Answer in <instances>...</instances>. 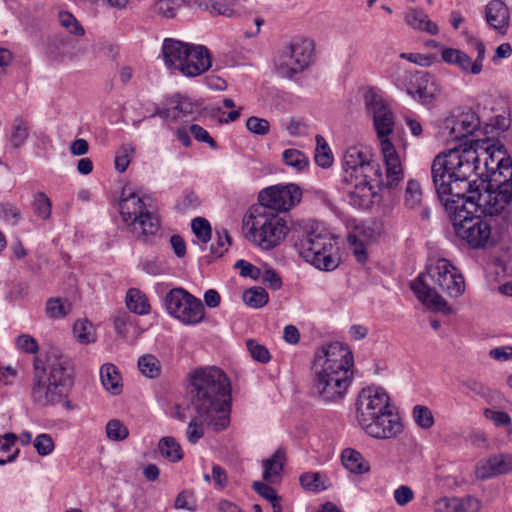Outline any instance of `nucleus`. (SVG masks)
Wrapping results in <instances>:
<instances>
[{
    "mask_svg": "<svg viewBox=\"0 0 512 512\" xmlns=\"http://www.w3.org/2000/svg\"><path fill=\"white\" fill-rule=\"evenodd\" d=\"M341 461L344 467L353 474H364L370 471L368 461L355 449H344L341 453Z\"/></svg>",
    "mask_w": 512,
    "mask_h": 512,
    "instance_id": "28",
    "label": "nucleus"
},
{
    "mask_svg": "<svg viewBox=\"0 0 512 512\" xmlns=\"http://www.w3.org/2000/svg\"><path fill=\"white\" fill-rule=\"evenodd\" d=\"M437 289L453 298L461 296L465 290L463 276L444 258L430 264L426 272L419 274L411 283V290L421 303L432 310L444 312L448 304Z\"/></svg>",
    "mask_w": 512,
    "mask_h": 512,
    "instance_id": "4",
    "label": "nucleus"
},
{
    "mask_svg": "<svg viewBox=\"0 0 512 512\" xmlns=\"http://www.w3.org/2000/svg\"><path fill=\"white\" fill-rule=\"evenodd\" d=\"M391 408L390 397L384 389L372 386L363 388L356 400V420L359 423L371 419L375 414Z\"/></svg>",
    "mask_w": 512,
    "mask_h": 512,
    "instance_id": "19",
    "label": "nucleus"
},
{
    "mask_svg": "<svg viewBox=\"0 0 512 512\" xmlns=\"http://www.w3.org/2000/svg\"><path fill=\"white\" fill-rule=\"evenodd\" d=\"M246 346L253 360L263 364L270 361L271 355L269 350L266 346L260 344L257 340L248 339L246 341Z\"/></svg>",
    "mask_w": 512,
    "mask_h": 512,
    "instance_id": "50",
    "label": "nucleus"
},
{
    "mask_svg": "<svg viewBox=\"0 0 512 512\" xmlns=\"http://www.w3.org/2000/svg\"><path fill=\"white\" fill-rule=\"evenodd\" d=\"M314 49L315 45L311 39L303 37L292 39L280 55V68L285 70L289 77L304 71L312 61Z\"/></svg>",
    "mask_w": 512,
    "mask_h": 512,
    "instance_id": "13",
    "label": "nucleus"
},
{
    "mask_svg": "<svg viewBox=\"0 0 512 512\" xmlns=\"http://www.w3.org/2000/svg\"><path fill=\"white\" fill-rule=\"evenodd\" d=\"M314 160L322 168H329L333 164L331 150L323 136H316V149Z\"/></svg>",
    "mask_w": 512,
    "mask_h": 512,
    "instance_id": "40",
    "label": "nucleus"
},
{
    "mask_svg": "<svg viewBox=\"0 0 512 512\" xmlns=\"http://www.w3.org/2000/svg\"><path fill=\"white\" fill-rule=\"evenodd\" d=\"M358 424L368 436L380 440L394 438L403 431L400 416L393 408L377 413L371 419H365Z\"/></svg>",
    "mask_w": 512,
    "mask_h": 512,
    "instance_id": "18",
    "label": "nucleus"
},
{
    "mask_svg": "<svg viewBox=\"0 0 512 512\" xmlns=\"http://www.w3.org/2000/svg\"><path fill=\"white\" fill-rule=\"evenodd\" d=\"M486 418L493 421L497 427H509L512 429V420L510 415L504 411H498L493 409H486L484 412Z\"/></svg>",
    "mask_w": 512,
    "mask_h": 512,
    "instance_id": "59",
    "label": "nucleus"
},
{
    "mask_svg": "<svg viewBox=\"0 0 512 512\" xmlns=\"http://www.w3.org/2000/svg\"><path fill=\"white\" fill-rule=\"evenodd\" d=\"M15 345L18 350L28 354H35L39 350L37 340L29 334L19 335L15 340Z\"/></svg>",
    "mask_w": 512,
    "mask_h": 512,
    "instance_id": "57",
    "label": "nucleus"
},
{
    "mask_svg": "<svg viewBox=\"0 0 512 512\" xmlns=\"http://www.w3.org/2000/svg\"><path fill=\"white\" fill-rule=\"evenodd\" d=\"M27 126L22 120L16 121L11 137V141L15 147L22 145L27 138Z\"/></svg>",
    "mask_w": 512,
    "mask_h": 512,
    "instance_id": "63",
    "label": "nucleus"
},
{
    "mask_svg": "<svg viewBox=\"0 0 512 512\" xmlns=\"http://www.w3.org/2000/svg\"><path fill=\"white\" fill-rule=\"evenodd\" d=\"M405 23L413 30L436 35L439 32L438 26L431 21L428 15L420 8H410L404 14Z\"/></svg>",
    "mask_w": 512,
    "mask_h": 512,
    "instance_id": "27",
    "label": "nucleus"
},
{
    "mask_svg": "<svg viewBox=\"0 0 512 512\" xmlns=\"http://www.w3.org/2000/svg\"><path fill=\"white\" fill-rule=\"evenodd\" d=\"M60 25L70 34L83 36L85 30L77 18L69 11H60L58 13Z\"/></svg>",
    "mask_w": 512,
    "mask_h": 512,
    "instance_id": "45",
    "label": "nucleus"
},
{
    "mask_svg": "<svg viewBox=\"0 0 512 512\" xmlns=\"http://www.w3.org/2000/svg\"><path fill=\"white\" fill-rule=\"evenodd\" d=\"M191 228L198 242L206 245L212 238V229L209 221L202 217H196L191 222Z\"/></svg>",
    "mask_w": 512,
    "mask_h": 512,
    "instance_id": "44",
    "label": "nucleus"
},
{
    "mask_svg": "<svg viewBox=\"0 0 512 512\" xmlns=\"http://www.w3.org/2000/svg\"><path fill=\"white\" fill-rule=\"evenodd\" d=\"M284 461L285 453L281 449L276 450L270 458L263 460L264 480L272 481L274 478L279 477L284 466Z\"/></svg>",
    "mask_w": 512,
    "mask_h": 512,
    "instance_id": "33",
    "label": "nucleus"
},
{
    "mask_svg": "<svg viewBox=\"0 0 512 512\" xmlns=\"http://www.w3.org/2000/svg\"><path fill=\"white\" fill-rule=\"evenodd\" d=\"M44 362L46 369V380L56 384L59 389L67 394L73 384L70 361L60 354H49Z\"/></svg>",
    "mask_w": 512,
    "mask_h": 512,
    "instance_id": "21",
    "label": "nucleus"
},
{
    "mask_svg": "<svg viewBox=\"0 0 512 512\" xmlns=\"http://www.w3.org/2000/svg\"><path fill=\"white\" fill-rule=\"evenodd\" d=\"M303 259L319 270L333 271L339 266L340 263L339 248L338 246H335L331 252H324V250H321L319 253H317L315 259Z\"/></svg>",
    "mask_w": 512,
    "mask_h": 512,
    "instance_id": "29",
    "label": "nucleus"
},
{
    "mask_svg": "<svg viewBox=\"0 0 512 512\" xmlns=\"http://www.w3.org/2000/svg\"><path fill=\"white\" fill-rule=\"evenodd\" d=\"M322 475L319 472H306L300 476V483L303 488L309 491L318 492L327 487L321 481Z\"/></svg>",
    "mask_w": 512,
    "mask_h": 512,
    "instance_id": "52",
    "label": "nucleus"
},
{
    "mask_svg": "<svg viewBox=\"0 0 512 512\" xmlns=\"http://www.w3.org/2000/svg\"><path fill=\"white\" fill-rule=\"evenodd\" d=\"M71 309V305L61 298H52L46 302V315L51 319H62L66 317Z\"/></svg>",
    "mask_w": 512,
    "mask_h": 512,
    "instance_id": "43",
    "label": "nucleus"
},
{
    "mask_svg": "<svg viewBox=\"0 0 512 512\" xmlns=\"http://www.w3.org/2000/svg\"><path fill=\"white\" fill-rule=\"evenodd\" d=\"M191 407L201 421L223 430L229 423L231 385L226 374L218 367L196 369L190 375Z\"/></svg>",
    "mask_w": 512,
    "mask_h": 512,
    "instance_id": "3",
    "label": "nucleus"
},
{
    "mask_svg": "<svg viewBox=\"0 0 512 512\" xmlns=\"http://www.w3.org/2000/svg\"><path fill=\"white\" fill-rule=\"evenodd\" d=\"M235 268L240 270L242 277H249L253 280H257L261 275V270L250 262L240 259L235 263Z\"/></svg>",
    "mask_w": 512,
    "mask_h": 512,
    "instance_id": "61",
    "label": "nucleus"
},
{
    "mask_svg": "<svg viewBox=\"0 0 512 512\" xmlns=\"http://www.w3.org/2000/svg\"><path fill=\"white\" fill-rule=\"evenodd\" d=\"M183 0H157L153 5L155 14L165 18H174Z\"/></svg>",
    "mask_w": 512,
    "mask_h": 512,
    "instance_id": "46",
    "label": "nucleus"
},
{
    "mask_svg": "<svg viewBox=\"0 0 512 512\" xmlns=\"http://www.w3.org/2000/svg\"><path fill=\"white\" fill-rule=\"evenodd\" d=\"M237 0H209V1H195L194 4L202 9L207 10L212 14L223 15L231 17L234 12V5Z\"/></svg>",
    "mask_w": 512,
    "mask_h": 512,
    "instance_id": "32",
    "label": "nucleus"
},
{
    "mask_svg": "<svg viewBox=\"0 0 512 512\" xmlns=\"http://www.w3.org/2000/svg\"><path fill=\"white\" fill-rule=\"evenodd\" d=\"M312 393L324 404H339L354 377V357L347 345L333 342L319 349L313 360Z\"/></svg>",
    "mask_w": 512,
    "mask_h": 512,
    "instance_id": "2",
    "label": "nucleus"
},
{
    "mask_svg": "<svg viewBox=\"0 0 512 512\" xmlns=\"http://www.w3.org/2000/svg\"><path fill=\"white\" fill-rule=\"evenodd\" d=\"M478 164L477 151L471 146L439 153L431 164V179L438 200L447 202V188L456 177H464L467 172H477Z\"/></svg>",
    "mask_w": 512,
    "mask_h": 512,
    "instance_id": "5",
    "label": "nucleus"
},
{
    "mask_svg": "<svg viewBox=\"0 0 512 512\" xmlns=\"http://www.w3.org/2000/svg\"><path fill=\"white\" fill-rule=\"evenodd\" d=\"M282 160L285 165L297 172H302L309 166V158L302 151L294 148L284 150Z\"/></svg>",
    "mask_w": 512,
    "mask_h": 512,
    "instance_id": "36",
    "label": "nucleus"
},
{
    "mask_svg": "<svg viewBox=\"0 0 512 512\" xmlns=\"http://www.w3.org/2000/svg\"><path fill=\"white\" fill-rule=\"evenodd\" d=\"M485 20L491 28L504 35L510 24L509 8L501 0L489 1L485 7Z\"/></svg>",
    "mask_w": 512,
    "mask_h": 512,
    "instance_id": "24",
    "label": "nucleus"
},
{
    "mask_svg": "<svg viewBox=\"0 0 512 512\" xmlns=\"http://www.w3.org/2000/svg\"><path fill=\"white\" fill-rule=\"evenodd\" d=\"M32 208L34 214L42 220H48L51 217L52 203L43 192H37L34 195Z\"/></svg>",
    "mask_w": 512,
    "mask_h": 512,
    "instance_id": "41",
    "label": "nucleus"
},
{
    "mask_svg": "<svg viewBox=\"0 0 512 512\" xmlns=\"http://www.w3.org/2000/svg\"><path fill=\"white\" fill-rule=\"evenodd\" d=\"M499 174H508L509 178L498 181L494 188L492 182H489L483 190L472 192L468 199L470 207L475 213L479 212L487 218L500 215L510 204L512 199V161L510 158H502L497 163Z\"/></svg>",
    "mask_w": 512,
    "mask_h": 512,
    "instance_id": "8",
    "label": "nucleus"
},
{
    "mask_svg": "<svg viewBox=\"0 0 512 512\" xmlns=\"http://www.w3.org/2000/svg\"><path fill=\"white\" fill-rule=\"evenodd\" d=\"M474 213L473 208L460 210L454 214L453 227L456 235L472 248H485L493 244L492 219Z\"/></svg>",
    "mask_w": 512,
    "mask_h": 512,
    "instance_id": "9",
    "label": "nucleus"
},
{
    "mask_svg": "<svg viewBox=\"0 0 512 512\" xmlns=\"http://www.w3.org/2000/svg\"><path fill=\"white\" fill-rule=\"evenodd\" d=\"M194 110L195 106L188 97L176 94L167 100L166 107L157 108L154 116H159L163 119L177 120L192 114Z\"/></svg>",
    "mask_w": 512,
    "mask_h": 512,
    "instance_id": "25",
    "label": "nucleus"
},
{
    "mask_svg": "<svg viewBox=\"0 0 512 512\" xmlns=\"http://www.w3.org/2000/svg\"><path fill=\"white\" fill-rule=\"evenodd\" d=\"M412 416L417 426L424 430L430 429L435 423L433 413L427 406H414L412 410Z\"/></svg>",
    "mask_w": 512,
    "mask_h": 512,
    "instance_id": "47",
    "label": "nucleus"
},
{
    "mask_svg": "<svg viewBox=\"0 0 512 512\" xmlns=\"http://www.w3.org/2000/svg\"><path fill=\"white\" fill-rule=\"evenodd\" d=\"M248 239L263 250H271L286 238L289 227L285 215L253 205L243 219Z\"/></svg>",
    "mask_w": 512,
    "mask_h": 512,
    "instance_id": "6",
    "label": "nucleus"
},
{
    "mask_svg": "<svg viewBox=\"0 0 512 512\" xmlns=\"http://www.w3.org/2000/svg\"><path fill=\"white\" fill-rule=\"evenodd\" d=\"M465 40L468 50L477 54L474 60L467 52L456 48H444L441 58L447 64L458 67L464 74L478 75L483 70L486 46L480 38L469 33H465Z\"/></svg>",
    "mask_w": 512,
    "mask_h": 512,
    "instance_id": "11",
    "label": "nucleus"
},
{
    "mask_svg": "<svg viewBox=\"0 0 512 512\" xmlns=\"http://www.w3.org/2000/svg\"><path fill=\"white\" fill-rule=\"evenodd\" d=\"M16 442V435L13 433H7L0 437V465L12 462L19 450H13Z\"/></svg>",
    "mask_w": 512,
    "mask_h": 512,
    "instance_id": "39",
    "label": "nucleus"
},
{
    "mask_svg": "<svg viewBox=\"0 0 512 512\" xmlns=\"http://www.w3.org/2000/svg\"><path fill=\"white\" fill-rule=\"evenodd\" d=\"M33 384L31 388L32 402L38 407L53 406L61 403L66 397V393L46 380V369L44 362L40 357L33 361Z\"/></svg>",
    "mask_w": 512,
    "mask_h": 512,
    "instance_id": "15",
    "label": "nucleus"
},
{
    "mask_svg": "<svg viewBox=\"0 0 512 512\" xmlns=\"http://www.w3.org/2000/svg\"><path fill=\"white\" fill-rule=\"evenodd\" d=\"M119 210L125 230L132 239L152 244L157 238L161 223L156 214L149 211L146 203L134 192H122Z\"/></svg>",
    "mask_w": 512,
    "mask_h": 512,
    "instance_id": "7",
    "label": "nucleus"
},
{
    "mask_svg": "<svg viewBox=\"0 0 512 512\" xmlns=\"http://www.w3.org/2000/svg\"><path fill=\"white\" fill-rule=\"evenodd\" d=\"M160 454L172 463L179 462L183 458V451L180 444L173 437H162L158 442Z\"/></svg>",
    "mask_w": 512,
    "mask_h": 512,
    "instance_id": "34",
    "label": "nucleus"
},
{
    "mask_svg": "<svg viewBox=\"0 0 512 512\" xmlns=\"http://www.w3.org/2000/svg\"><path fill=\"white\" fill-rule=\"evenodd\" d=\"M480 128V119L471 109L458 110L448 116L440 128L446 142L461 141L472 136Z\"/></svg>",
    "mask_w": 512,
    "mask_h": 512,
    "instance_id": "14",
    "label": "nucleus"
},
{
    "mask_svg": "<svg viewBox=\"0 0 512 512\" xmlns=\"http://www.w3.org/2000/svg\"><path fill=\"white\" fill-rule=\"evenodd\" d=\"M134 152V149L130 145L122 146L120 151L115 157V168L119 172H124L130 164V156Z\"/></svg>",
    "mask_w": 512,
    "mask_h": 512,
    "instance_id": "60",
    "label": "nucleus"
},
{
    "mask_svg": "<svg viewBox=\"0 0 512 512\" xmlns=\"http://www.w3.org/2000/svg\"><path fill=\"white\" fill-rule=\"evenodd\" d=\"M301 197L302 191L298 185L293 183L279 184L260 191L258 204L255 206H262L274 214L284 215L283 213L288 212L300 202Z\"/></svg>",
    "mask_w": 512,
    "mask_h": 512,
    "instance_id": "12",
    "label": "nucleus"
},
{
    "mask_svg": "<svg viewBox=\"0 0 512 512\" xmlns=\"http://www.w3.org/2000/svg\"><path fill=\"white\" fill-rule=\"evenodd\" d=\"M246 128L256 135H266L270 130V123L264 118L251 116L246 121Z\"/></svg>",
    "mask_w": 512,
    "mask_h": 512,
    "instance_id": "58",
    "label": "nucleus"
},
{
    "mask_svg": "<svg viewBox=\"0 0 512 512\" xmlns=\"http://www.w3.org/2000/svg\"><path fill=\"white\" fill-rule=\"evenodd\" d=\"M455 497H442L434 502V512H455Z\"/></svg>",
    "mask_w": 512,
    "mask_h": 512,
    "instance_id": "64",
    "label": "nucleus"
},
{
    "mask_svg": "<svg viewBox=\"0 0 512 512\" xmlns=\"http://www.w3.org/2000/svg\"><path fill=\"white\" fill-rule=\"evenodd\" d=\"M100 378L104 388L112 394L121 392V376L114 364L106 363L100 369Z\"/></svg>",
    "mask_w": 512,
    "mask_h": 512,
    "instance_id": "30",
    "label": "nucleus"
},
{
    "mask_svg": "<svg viewBox=\"0 0 512 512\" xmlns=\"http://www.w3.org/2000/svg\"><path fill=\"white\" fill-rule=\"evenodd\" d=\"M217 239L210 246V252L213 257H221L231 245V238L227 229L216 230Z\"/></svg>",
    "mask_w": 512,
    "mask_h": 512,
    "instance_id": "48",
    "label": "nucleus"
},
{
    "mask_svg": "<svg viewBox=\"0 0 512 512\" xmlns=\"http://www.w3.org/2000/svg\"><path fill=\"white\" fill-rule=\"evenodd\" d=\"M335 246L337 243L333 235L321 223L313 221L306 225L299 253L302 258L315 259L319 251L331 252Z\"/></svg>",
    "mask_w": 512,
    "mask_h": 512,
    "instance_id": "17",
    "label": "nucleus"
},
{
    "mask_svg": "<svg viewBox=\"0 0 512 512\" xmlns=\"http://www.w3.org/2000/svg\"><path fill=\"white\" fill-rule=\"evenodd\" d=\"M105 430L107 438L115 442L123 441L129 435L127 427L118 419L108 421Z\"/></svg>",
    "mask_w": 512,
    "mask_h": 512,
    "instance_id": "49",
    "label": "nucleus"
},
{
    "mask_svg": "<svg viewBox=\"0 0 512 512\" xmlns=\"http://www.w3.org/2000/svg\"><path fill=\"white\" fill-rule=\"evenodd\" d=\"M203 424L208 423L206 421H201L199 418V415L196 413V416L189 422L187 427V439L190 443L195 444L198 442L200 438L203 437L204 431H203ZM209 426H212L209 424Z\"/></svg>",
    "mask_w": 512,
    "mask_h": 512,
    "instance_id": "55",
    "label": "nucleus"
},
{
    "mask_svg": "<svg viewBox=\"0 0 512 512\" xmlns=\"http://www.w3.org/2000/svg\"><path fill=\"white\" fill-rule=\"evenodd\" d=\"M33 446L40 456L51 454L55 448L54 440L48 433H41L36 436Z\"/></svg>",
    "mask_w": 512,
    "mask_h": 512,
    "instance_id": "54",
    "label": "nucleus"
},
{
    "mask_svg": "<svg viewBox=\"0 0 512 512\" xmlns=\"http://www.w3.org/2000/svg\"><path fill=\"white\" fill-rule=\"evenodd\" d=\"M73 335L82 345L95 343L97 340L95 328L87 319H80L74 323Z\"/></svg>",
    "mask_w": 512,
    "mask_h": 512,
    "instance_id": "35",
    "label": "nucleus"
},
{
    "mask_svg": "<svg viewBox=\"0 0 512 512\" xmlns=\"http://www.w3.org/2000/svg\"><path fill=\"white\" fill-rule=\"evenodd\" d=\"M244 303L251 308H261L269 301L266 290L262 287H252L243 292Z\"/></svg>",
    "mask_w": 512,
    "mask_h": 512,
    "instance_id": "38",
    "label": "nucleus"
},
{
    "mask_svg": "<svg viewBox=\"0 0 512 512\" xmlns=\"http://www.w3.org/2000/svg\"><path fill=\"white\" fill-rule=\"evenodd\" d=\"M455 512H479L481 502L473 496L455 497Z\"/></svg>",
    "mask_w": 512,
    "mask_h": 512,
    "instance_id": "56",
    "label": "nucleus"
},
{
    "mask_svg": "<svg viewBox=\"0 0 512 512\" xmlns=\"http://www.w3.org/2000/svg\"><path fill=\"white\" fill-rule=\"evenodd\" d=\"M200 204L201 200L199 196L195 192L190 191L178 199L175 209L180 213H187L197 209Z\"/></svg>",
    "mask_w": 512,
    "mask_h": 512,
    "instance_id": "53",
    "label": "nucleus"
},
{
    "mask_svg": "<svg viewBox=\"0 0 512 512\" xmlns=\"http://www.w3.org/2000/svg\"><path fill=\"white\" fill-rule=\"evenodd\" d=\"M192 43L183 42L173 38H165L162 44V57L167 69L180 71L184 60L187 59L189 51L193 48Z\"/></svg>",
    "mask_w": 512,
    "mask_h": 512,
    "instance_id": "23",
    "label": "nucleus"
},
{
    "mask_svg": "<svg viewBox=\"0 0 512 512\" xmlns=\"http://www.w3.org/2000/svg\"><path fill=\"white\" fill-rule=\"evenodd\" d=\"M367 113L372 117L386 167L382 174L380 163L367 148L349 147L343 156L340 190L348 203L359 209H368L377 195L375 188H394L404 178L403 156L389 140L394 130V114L383 98L373 91L364 96Z\"/></svg>",
    "mask_w": 512,
    "mask_h": 512,
    "instance_id": "1",
    "label": "nucleus"
},
{
    "mask_svg": "<svg viewBox=\"0 0 512 512\" xmlns=\"http://www.w3.org/2000/svg\"><path fill=\"white\" fill-rule=\"evenodd\" d=\"M512 470V455L498 454L491 456L477 466V477L488 479L497 475L506 474Z\"/></svg>",
    "mask_w": 512,
    "mask_h": 512,
    "instance_id": "26",
    "label": "nucleus"
},
{
    "mask_svg": "<svg viewBox=\"0 0 512 512\" xmlns=\"http://www.w3.org/2000/svg\"><path fill=\"white\" fill-rule=\"evenodd\" d=\"M396 86L423 105H430L440 93L437 84L425 72L405 73L395 81Z\"/></svg>",
    "mask_w": 512,
    "mask_h": 512,
    "instance_id": "16",
    "label": "nucleus"
},
{
    "mask_svg": "<svg viewBox=\"0 0 512 512\" xmlns=\"http://www.w3.org/2000/svg\"><path fill=\"white\" fill-rule=\"evenodd\" d=\"M20 219L21 211L15 204L10 202L0 203V220L15 226L19 223Z\"/></svg>",
    "mask_w": 512,
    "mask_h": 512,
    "instance_id": "51",
    "label": "nucleus"
},
{
    "mask_svg": "<svg viewBox=\"0 0 512 512\" xmlns=\"http://www.w3.org/2000/svg\"><path fill=\"white\" fill-rule=\"evenodd\" d=\"M127 308L138 315H146L150 313V305L144 293L140 290L131 288L126 293Z\"/></svg>",
    "mask_w": 512,
    "mask_h": 512,
    "instance_id": "31",
    "label": "nucleus"
},
{
    "mask_svg": "<svg viewBox=\"0 0 512 512\" xmlns=\"http://www.w3.org/2000/svg\"><path fill=\"white\" fill-rule=\"evenodd\" d=\"M211 66L212 59L208 48L203 45L194 44L179 72L186 77L193 78L202 75Z\"/></svg>",
    "mask_w": 512,
    "mask_h": 512,
    "instance_id": "22",
    "label": "nucleus"
},
{
    "mask_svg": "<svg viewBox=\"0 0 512 512\" xmlns=\"http://www.w3.org/2000/svg\"><path fill=\"white\" fill-rule=\"evenodd\" d=\"M422 189L418 181L410 179L407 182L404 192V204L407 208L414 210L421 208Z\"/></svg>",
    "mask_w": 512,
    "mask_h": 512,
    "instance_id": "37",
    "label": "nucleus"
},
{
    "mask_svg": "<svg viewBox=\"0 0 512 512\" xmlns=\"http://www.w3.org/2000/svg\"><path fill=\"white\" fill-rule=\"evenodd\" d=\"M413 490L407 485H401L393 492L395 502L399 506H405L414 499Z\"/></svg>",
    "mask_w": 512,
    "mask_h": 512,
    "instance_id": "62",
    "label": "nucleus"
},
{
    "mask_svg": "<svg viewBox=\"0 0 512 512\" xmlns=\"http://www.w3.org/2000/svg\"><path fill=\"white\" fill-rule=\"evenodd\" d=\"M167 312L185 325H195L204 318L205 309L200 299L183 288H173L164 297Z\"/></svg>",
    "mask_w": 512,
    "mask_h": 512,
    "instance_id": "10",
    "label": "nucleus"
},
{
    "mask_svg": "<svg viewBox=\"0 0 512 512\" xmlns=\"http://www.w3.org/2000/svg\"><path fill=\"white\" fill-rule=\"evenodd\" d=\"M475 172H467L464 177H456L452 185L447 188V203L440 201L446 211L457 214L460 210L469 209V197L472 192H479V188L475 185V181H469V177Z\"/></svg>",
    "mask_w": 512,
    "mask_h": 512,
    "instance_id": "20",
    "label": "nucleus"
},
{
    "mask_svg": "<svg viewBox=\"0 0 512 512\" xmlns=\"http://www.w3.org/2000/svg\"><path fill=\"white\" fill-rule=\"evenodd\" d=\"M138 368L140 372L148 378H155L160 375V361L151 354L141 356L138 360Z\"/></svg>",
    "mask_w": 512,
    "mask_h": 512,
    "instance_id": "42",
    "label": "nucleus"
}]
</instances>
